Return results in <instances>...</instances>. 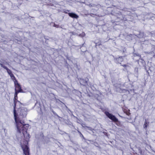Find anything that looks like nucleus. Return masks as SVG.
Returning <instances> with one entry per match:
<instances>
[{
	"label": "nucleus",
	"mask_w": 155,
	"mask_h": 155,
	"mask_svg": "<svg viewBox=\"0 0 155 155\" xmlns=\"http://www.w3.org/2000/svg\"><path fill=\"white\" fill-rule=\"evenodd\" d=\"M18 97L14 96V115L16 126L17 128V137L18 138L25 139V144H22L21 147L25 155H29L28 147L27 145L28 140L30 137L29 134L27 133V130L29 127L28 124H25L24 121L25 118L27 114V110L26 108H19L16 110L17 104H20V102L17 100Z\"/></svg>",
	"instance_id": "obj_1"
},
{
	"label": "nucleus",
	"mask_w": 155,
	"mask_h": 155,
	"mask_svg": "<svg viewBox=\"0 0 155 155\" xmlns=\"http://www.w3.org/2000/svg\"><path fill=\"white\" fill-rule=\"evenodd\" d=\"M105 114L110 119L113 121L114 122H117V121L118 119L113 115L107 112H105Z\"/></svg>",
	"instance_id": "obj_2"
},
{
	"label": "nucleus",
	"mask_w": 155,
	"mask_h": 155,
	"mask_svg": "<svg viewBox=\"0 0 155 155\" xmlns=\"http://www.w3.org/2000/svg\"><path fill=\"white\" fill-rule=\"evenodd\" d=\"M15 84V90L16 91H16H19V92H21V87L20 85L18 83V82L17 83H16V84Z\"/></svg>",
	"instance_id": "obj_3"
},
{
	"label": "nucleus",
	"mask_w": 155,
	"mask_h": 155,
	"mask_svg": "<svg viewBox=\"0 0 155 155\" xmlns=\"http://www.w3.org/2000/svg\"><path fill=\"white\" fill-rule=\"evenodd\" d=\"M69 15L71 18H78V16L75 13H68Z\"/></svg>",
	"instance_id": "obj_4"
},
{
	"label": "nucleus",
	"mask_w": 155,
	"mask_h": 155,
	"mask_svg": "<svg viewBox=\"0 0 155 155\" xmlns=\"http://www.w3.org/2000/svg\"><path fill=\"white\" fill-rule=\"evenodd\" d=\"M118 63H120V62L123 61V59L122 57H120L117 59Z\"/></svg>",
	"instance_id": "obj_5"
},
{
	"label": "nucleus",
	"mask_w": 155,
	"mask_h": 155,
	"mask_svg": "<svg viewBox=\"0 0 155 155\" xmlns=\"http://www.w3.org/2000/svg\"><path fill=\"white\" fill-rule=\"evenodd\" d=\"M11 78L14 81L15 84H16V83H17V81L16 80L15 77L14 76L12 77Z\"/></svg>",
	"instance_id": "obj_6"
},
{
	"label": "nucleus",
	"mask_w": 155,
	"mask_h": 155,
	"mask_svg": "<svg viewBox=\"0 0 155 155\" xmlns=\"http://www.w3.org/2000/svg\"><path fill=\"white\" fill-rule=\"evenodd\" d=\"M148 124V123H147L146 120L144 125V128H146L147 127V126Z\"/></svg>",
	"instance_id": "obj_7"
},
{
	"label": "nucleus",
	"mask_w": 155,
	"mask_h": 155,
	"mask_svg": "<svg viewBox=\"0 0 155 155\" xmlns=\"http://www.w3.org/2000/svg\"><path fill=\"white\" fill-rule=\"evenodd\" d=\"M123 110L124 112L128 116L130 115V113L129 112V111H128L127 110Z\"/></svg>",
	"instance_id": "obj_8"
},
{
	"label": "nucleus",
	"mask_w": 155,
	"mask_h": 155,
	"mask_svg": "<svg viewBox=\"0 0 155 155\" xmlns=\"http://www.w3.org/2000/svg\"><path fill=\"white\" fill-rule=\"evenodd\" d=\"M7 72L8 73V74L9 75L10 74H12L11 71L8 68L7 69Z\"/></svg>",
	"instance_id": "obj_9"
},
{
	"label": "nucleus",
	"mask_w": 155,
	"mask_h": 155,
	"mask_svg": "<svg viewBox=\"0 0 155 155\" xmlns=\"http://www.w3.org/2000/svg\"><path fill=\"white\" fill-rule=\"evenodd\" d=\"M0 64L2 67L3 68H4L6 69V70H7V69H8L6 67L3 65L2 64L0 63Z\"/></svg>",
	"instance_id": "obj_10"
},
{
	"label": "nucleus",
	"mask_w": 155,
	"mask_h": 155,
	"mask_svg": "<svg viewBox=\"0 0 155 155\" xmlns=\"http://www.w3.org/2000/svg\"><path fill=\"white\" fill-rule=\"evenodd\" d=\"M19 91H15V93L14 95V96L16 97L17 96L18 94L19 93Z\"/></svg>",
	"instance_id": "obj_11"
},
{
	"label": "nucleus",
	"mask_w": 155,
	"mask_h": 155,
	"mask_svg": "<svg viewBox=\"0 0 155 155\" xmlns=\"http://www.w3.org/2000/svg\"><path fill=\"white\" fill-rule=\"evenodd\" d=\"M85 34L83 32L81 34L79 35L80 36H81V37H84L85 36Z\"/></svg>",
	"instance_id": "obj_12"
},
{
	"label": "nucleus",
	"mask_w": 155,
	"mask_h": 155,
	"mask_svg": "<svg viewBox=\"0 0 155 155\" xmlns=\"http://www.w3.org/2000/svg\"><path fill=\"white\" fill-rule=\"evenodd\" d=\"M87 127L88 128V129L92 131L93 130H94L93 129H92L91 127Z\"/></svg>",
	"instance_id": "obj_13"
},
{
	"label": "nucleus",
	"mask_w": 155,
	"mask_h": 155,
	"mask_svg": "<svg viewBox=\"0 0 155 155\" xmlns=\"http://www.w3.org/2000/svg\"><path fill=\"white\" fill-rule=\"evenodd\" d=\"M54 26L56 28H58V25L54 24Z\"/></svg>",
	"instance_id": "obj_14"
},
{
	"label": "nucleus",
	"mask_w": 155,
	"mask_h": 155,
	"mask_svg": "<svg viewBox=\"0 0 155 155\" xmlns=\"http://www.w3.org/2000/svg\"><path fill=\"white\" fill-rule=\"evenodd\" d=\"M11 78L14 76V75L12 73L10 75Z\"/></svg>",
	"instance_id": "obj_15"
},
{
	"label": "nucleus",
	"mask_w": 155,
	"mask_h": 155,
	"mask_svg": "<svg viewBox=\"0 0 155 155\" xmlns=\"http://www.w3.org/2000/svg\"><path fill=\"white\" fill-rule=\"evenodd\" d=\"M117 91H119V92H121V91H120L119 89H117Z\"/></svg>",
	"instance_id": "obj_16"
},
{
	"label": "nucleus",
	"mask_w": 155,
	"mask_h": 155,
	"mask_svg": "<svg viewBox=\"0 0 155 155\" xmlns=\"http://www.w3.org/2000/svg\"><path fill=\"white\" fill-rule=\"evenodd\" d=\"M126 66H127V65H123V66H124V67H126Z\"/></svg>",
	"instance_id": "obj_17"
}]
</instances>
